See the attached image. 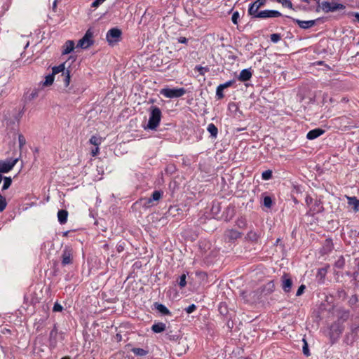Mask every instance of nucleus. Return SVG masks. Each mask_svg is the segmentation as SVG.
Returning a JSON list of instances; mask_svg holds the SVG:
<instances>
[{
	"label": "nucleus",
	"instance_id": "c9c22d12",
	"mask_svg": "<svg viewBox=\"0 0 359 359\" xmlns=\"http://www.w3.org/2000/svg\"><path fill=\"white\" fill-rule=\"evenodd\" d=\"M240 15L238 11H235L231 16V21L234 25H238V20L239 19Z\"/></svg>",
	"mask_w": 359,
	"mask_h": 359
},
{
	"label": "nucleus",
	"instance_id": "a18cd8bd",
	"mask_svg": "<svg viewBox=\"0 0 359 359\" xmlns=\"http://www.w3.org/2000/svg\"><path fill=\"white\" fill-rule=\"evenodd\" d=\"M304 346H303V353H304V355L308 356V355H309V351L308 348L307 343L304 339Z\"/></svg>",
	"mask_w": 359,
	"mask_h": 359
},
{
	"label": "nucleus",
	"instance_id": "39448f33",
	"mask_svg": "<svg viewBox=\"0 0 359 359\" xmlns=\"http://www.w3.org/2000/svg\"><path fill=\"white\" fill-rule=\"evenodd\" d=\"M122 32L117 27L110 29L106 34V39L109 44L113 45L118 42L121 38Z\"/></svg>",
	"mask_w": 359,
	"mask_h": 359
},
{
	"label": "nucleus",
	"instance_id": "a878e982",
	"mask_svg": "<svg viewBox=\"0 0 359 359\" xmlns=\"http://www.w3.org/2000/svg\"><path fill=\"white\" fill-rule=\"evenodd\" d=\"M263 204L265 207L270 208L272 206L273 201L270 196H265L263 198Z\"/></svg>",
	"mask_w": 359,
	"mask_h": 359
},
{
	"label": "nucleus",
	"instance_id": "9b49d317",
	"mask_svg": "<svg viewBox=\"0 0 359 359\" xmlns=\"http://www.w3.org/2000/svg\"><path fill=\"white\" fill-rule=\"evenodd\" d=\"M282 16V14L276 10H264L257 14V18H275Z\"/></svg>",
	"mask_w": 359,
	"mask_h": 359
},
{
	"label": "nucleus",
	"instance_id": "ea45409f",
	"mask_svg": "<svg viewBox=\"0 0 359 359\" xmlns=\"http://www.w3.org/2000/svg\"><path fill=\"white\" fill-rule=\"evenodd\" d=\"M234 83H235V80H234V79H233V80H229V81H226V82H225V83H222V84H220V86H221L224 89H225V88H228V87L231 86Z\"/></svg>",
	"mask_w": 359,
	"mask_h": 359
},
{
	"label": "nucleus",
	"instance_id": "6e6552de",
	"mask_svg": "<svg viewBox=\"0 0 359 359\" xmlns=\"http://www.w3.org/2000/svg\"><path fill=\"white\" fill-rule=\"evenodd\" d=\"M163 192L161 191H155L153 192L150 198H142L141 202L145 208H149L153 205L152 202L158 201L162 197Z\"/></svg>",
	"mask_w": 359,
	"mask_h": 359
},
{
	"label": "nucleus",
	"instance_id": "7ed1b4c3",
	"mask_svg": "<svg viewBox=\"0 0 359 359\" xmlns=\"http://www.w3.org/2000/svg\"><path fill=\"white\" fill-rule=\"evenodd\" d=\"M186 93V90L184 88H164L161 89L160 94L167 98H177L183 96Z\"/></svg>",
	"mask_w": 359,
	"mask_h": 359
},
{
	"label": "nucleus",
	"instance_id": "f3484780",
	"mask_svg": "<svg viewBox=\"0 0 359 359\" xmlns=\"http://www.w3.org/2000/svg\"><path fill=\"white\" fill-rule=\"evenodd\" d=\"M74 48V42L73 41H67L64 45V49L62 50L63 55L70 53Z\"/></svg>",
	"mask_w": 359,
	"mask_h": 359
},
{
	"label": "nucleus",
	"instance_id": "5fc2aeb1",
	"mask_svg": "<svg viewBox=\"0 0 359 359\" xmlns=\"http://www.w3.org/2000/svg\"><path fill=\"white\" fill-rule=\"evenodd\" d=\"M34 154H39V149H38V148H35V149H34Z\"/></svg>",
	"mask_w": 359,
	"mask_h": 359
},
{
	"label": "nucleus",
	"instance_id": "b1692460",
	"mask_svg": "<svg viewBox=\"0 0 359 359\" xmlns=\"http://www.w3.org/2000/svg\"><path fill=\"white\" fill-rule=\"evenodd\" d=\"M89 142L93 146H99L102 143V138L98 136L93 135L90 140Z\"/></svg>",
	"mask_w": 359,
	"mask_h": 359
},
{
	"label": "nucleus",
	"instance_id": "58836bf2",
	"mask_svg": "<svg viewBox=\"0 0 359 359\" xmlns=\"http://www.w3.org/2000/svg\"><path fill=\"white\" fill-rule=\"evenodd\" d=\"M228 236L231 238H236L240 236V233L236 231L231 230L229 231Z\"/></svg>",
	"mask_w": 359,
	"mask_h": 359
},
{
	"label": "nucleus",
	"instance_id": "052dcab7",
	"mask_svg": "<svg viewBox=\"0 0 359 359\" xmlns=\"http://www.w3.org/2000/svg\"><path fill=\"white\" fill-rule=\"evenodd\" d=\"M316 11L318 12L319 11V8L318 7L316 8Z\"/></svg>",
	"mask_w": 359,
	"mask_h": 359
},
{
	"label": "nucleus",
	"instance_id": "de8ad7c7",
	"mask_svg": "<svg viewBox=\"0 0 359 359\" xmlns=\"http://www.w3.org/2000/svg\"><path fill=\"white\" fill-rule=\"evenodd\" d=\"M99 152V146H95V148L92 149L91 154L93 156H95L98 154Z\"/></svg>",
	"mask_w": 359,
	"mask_h": 359
},
{
	"label": "nucleus",
	"instance_id": "9d476101",
	"mask_svg": "<svg viewBox=\"0 0 359 359\" xmlns=\"http://www.w3.org/2000/svg\"><path fill=\"white\" fill-rule=\"evenodd\" d=\"M73 250L71 248L66 246L62 254V264L63 266L70 264L72 262Z\"/></svg>",
	"mask_w": 359,
	"mask_h": 359
},
{
	"label": "nucleus",
	"instance_id": "a19ab883",
	"mask_svg": "<svg viewBox=\"0 0 359 359\" xmlns=\"http://www.w3.org/2000/svg\"><path fill=\"white\" fill-rule=\"evenodd\" d=\"M196 309V306L194 304H191L188 307L185 309V311L187 313H193Z\"/></svg>",
	"mask_w": 359,
	"mask_h": 359
},
{
	"label": "nucleus",
	"instance_id": "cd10ccee",
	"mask_svg": "<svg viewBox=\"0 0 359 359\" xmlns=\"http://www.w3.org/2000/svg\"><path fill=\"white\" fill-rule=\"evenodd\" d=\"M11 182H12V180H11V177H5L4 179V184H3L2 189L6 190V189H8V187L11 184Z\"/></svg>",
	"mask_w": 359,
	"mask_h": 359
},
{
	"label": "nucleus",
	"instance_id": "8fccbe9b",
	"mask_svg": "<svg viewBox=\"0 0 359 359\" xmlns=\"http://www.w3.org/2000/svg\"><path fill=\"white\" fill-rule=\"evenodd\" d=\"M352 332L355 337H358L359 334V325L352 328Z\"/></svg>",
	"mask_w": 359,
	"mask_h": 359
},
{
	"label": "nucleus",
	"instance_id": "dca6fc26",
	"mask_svg": "<svg viewBox=\"0 0 359 359\" xmlns=\"http://www.w3.org/2000/svg\"><path fill=\"white\" fill-rule=\"evenodd\" d=\"M259 8L254 2L250 4L249 5L248 14L253 18H257V14L259 13Z\"/></svg>",
	"mask_w": 359,
	"mask_h": 359
},
{
	"label": "nucleus",
	"instance_id": "4c0bfd02",
	"mask_svg": "<svg viewBox=\"0 0 359 359\" xmlns=\"http://www.w3.org/2000/svg\"><path fill=\"white\" fill-rule=\"evenodd\" d=\"M187 284L186 275L182 274L180 278L179 285L181 287H184Z\"/></svg>",
	"mask_w": 359,
	"mask_h": 359
},
{
	"label": "nucleus",
	"instance_id": "c85d7f7f",
	"mask_svg": "<svg viewBox=\"0 0 359 359\" xmlns=\"http://www.w3.org/2000/svg\"><path fill=\"white\" fill-rule=\"evenodd\" d=\"M223 90H224V88L220 85H219L217 87V89H216V97H217V99H222L224 97V95L223 93Z\"/></svg>",
	"mask_w": 359,
	"mask_h": 359
},
{
	"label": "nucleus",
	"instance_id": "e433bc0d",
	"mask_svg": "<svg viewBox=\"0 0 359 359\" xmlns=\"http://www.w3.org/2000/svg\"><path fill=\"white\" fill-rule=\"evenodd\" d=\"M19 147L22 148L26 144L25 137L22 135H18Z\"/></svg>",
	"mask_w": 359,
	"mask_h": 359
},
{
	"label": "nucleus",
	"instance_id": "09e8293b",
	"mask_svg": "<svg viewBox=\"0 0 359 359\" xmlns=\"http://www.w3.org/2000/svg\"><path fill=\"white\" fill-rule=\"evenodd\" d=\"M5 155H7L8 157H13L16 155V151H12L11 149L10 151H8L5 153Z\"/></svg>",
	"mask_w": 359,
	"mask_h": 359
},
{
	"label": "nucleus",
	"instance_id": "393cba45",
	"mask_svg": "<svg viewBox=\"0 0 359 359\" xmlns=\"http://www.w3.org/2000/svg\"><path fill=\"white\" fill-rule=\"evenodd\" d=\"M278 3L281 4L283 6L290 9L294 10L293 5L290 0H276Z\"/></svg>",
	"mask_w": 359,
	"mask_h": 359
},
{
	"label": "nucleus",
	"instance_id": "20e7f679",
	"mask_svg": "<svg viewBox=\"0 0 359 359\" xmlns=\"http://www.w3.org/2000/svg\"><path fill=\"white\" fill-rule=\"evenodd\" d=\"M93 33L90 29H88L84 36L78 41L77 48H81L82 49H86L92 46L94 43L93 39Z\"/></svg>",
	"mask_w": 359,
	"mask_h": 359
},
{
	"label": "nucleus",
	"instance_id": "603ef678",
	"mask_svg": "<svg viewBox=\"0 0 359 359\" xmlns=\"http://www.w3.org/2000/svg\"><path fill=\"white\" fill-rule=\"evenodd\" d=\"M56 334H57V333H56V331H55V330H52V331L50 332V337H53V336L56 335Z\"/></svg>",
	"mask_w": 359,
	"mask_h": 359
},
{
	"label": "nucleus",
	"instance_id": "c03bdc74",
	"mask_svg": "<svg viewBox=\"0 0 359 359\" xmlns=\"http://www.w3.org/2000/svg\"><path fill=\"white\" fill-rule=\"evenodd\" d=\"M266 2V0H256L255 1H254V3L255 4H257V6L258 8H260V7L264 6Z\"/></svg>",
	"mask_w": 359,
	"mask_h": 359
},
{
	"label": "nucleus",
	"instance_id": "49530a36",
	"mask_svg": "<svg viewBox=\"0 0 359 359\" xmlns=\"http://www.w3.org/2000/svg\"><path fill=\"white\" fill-rule=\"evenodd\" d=\"M304 290H305V286L304 285H300L299 287L297 290L296 295L297 296H300L301 294H303Z\"/></svg>",
	"mask_w": 359,
	"mask_h": 359
},
{
	"label": "nucleus",
	"instance_id": "f03ea898",
	"mask_svg": "<svg viewBox=\"0 0 359 359\" xmlns=\"http://www.w3.org/2000/svg\"><path fill=\"white\" fill-rule=\"evenodd\" d=\"M149 121L144 129L146 130H156L158 126L162 117L161 110L156 106H151L149 109Z\"/></svg>",
	"mask_w": 359,
	"mask_h": 359
},
{
	"label": "nucleus",
	"instance_id": "2f4dec72",
	"mask_svg": "<svg viewBox=\"0 0 359 359\" xmlns=\"http://www.w3.org/2000/svg\"><path fill=\"white\" fill-rule=\"evenodd\" d=\"M6 205H7V203H6L5 197H4L0 194V212H2L3 210H4Z\"/></svg>",
	"mask_w": 359,
	"mask_h": 359
},
{
	"label": "nucleus",
	"instance_id": "0eeeda50",
	"mask_svg": "<svg viewBox=\"0 0 359 359\" xmlns=\"http://www.w3.org/2000/svg\"><path fill=\"white\" fill-rule=\"evenodd\" d=\"M18 158H9L0 160V172H9L17 163Z\"/></svg>",
	"mask_w": 359,
	"mask_h": 359
},
{
	"label": "nucleus",
	"instance_id": "1a4fd4ad",
	"mask_svg": "<svg viewBox=\"0 0 359 359\" xmlns=\"http://www.w3.org/2000/svg\"><path fill=\"white\" fill-rule=\"evenodd\" d=\"M290 18L294 22L297 23L299 27L303 29H309L314 25H316V22L320 20V18L316 20H301L299 19L293 18L292 17L287 16Z\"/></svg>",
	"mask_w": 359,
	"mask_h": 359
},
{
	"label": "nucleus",
	"instance_id": "6ab92c4d",
	"mask_svg": "<svg viewBox=\"0 0 359 359\" xmlns=\"http://www.w3.org/2000/svg\"><path fill=\"white\" fill-rule=\"evenodd\" d=\"M154 306H155L156 309L163 315H170V312L168 309V308L162 304L155 303Z\"/></svg>",
	"mask_w": 359,
	"mask_h": 359
},
{
	"label": "nucleus",
	"instance_id": "864d4df0",
	"mask_svg": "<svg viewBox=\"0 0 359 359\" xmlns=\"http://www.w3.org/2000/svg\"><path fill=\"white\" fill-rule=\"evenodd\" d=\"M311 201H312L311 198H310V197H306V203H307L308 205L309 204V203H310Z\"/></svg>",
	"mask_w": 359,
	"mask_h": 359
},
{
	"label": "nucleus",
	"instance_id": "37998d69",
	"mask_svg": "<svg viewBox=\"0 0 359 359\" xmlns=\"http://www.w3.org/2000/svg\"><path fill=\"white\" fill-rule=\"evenodd\" d=\"M53 311L60 312L62 311V306L59 303H55L53 306Z\"/></svg>",
	"mask_w": 359,
	"mask_h": 359
},
{
	"label": "nucleus",
	"instance_id": "5701e85b",
	"mask_svg": "<svg viewBox=\"0 0 359 359\" xmlns=\"http://www.w3.org/2000/svg\"><path fill=\"white\" fill-rule=\"evenodd\" d=\"M54 81V75L53 74H50L45 77V81L42 82L43 86H50Z\"/></svg>",
	"mask_w": 359,
	"mask_h": 359
},
{
	"label": "nucleus",
	"instance_id": "4468645a",
	"mask_svg": "<svg viewBox=\"0 0 359 359\" xmlns=\"http://www.w3.org/2000/svg\"><path fill=\"white\" fill-rule=\"evenodd\" d=\"M325 130L321 128H315L310 131L306 135V137L309 140H313L324 134Z\"/></svg>",
	"mask_w": 359,
	"mask_h": 359
},
{
	"label": "nucleus",
	"instance_id": "4be33fe9",
	"mask_svg": "<svg viewBox=\"0 0 359 359\" xmlns=\"http://www.w3.org/2000/svg\"><path fill=\"white\" fill-rule=\"evenodd\" d=\"M60 72H62V74H65V73L66 72L65 71V63H62L57 66H54L53 68H52V74L55 76V74L60 73Z\"/></svg>",
	"mask_w": 359,
	"mask_h": 359
},
{
	"label": "nucleus",
	"instance_id": "bb28decb",
	"mask_svg": "<svg viewBox=\"0 0 359 359\" xmlns=\"http://www.w3.org/2000/svg\"><path fill=\"white\" fill-rule=\"evenodd\" d=\"M195 70L199 72L201 75L203 76L205 73L209 72V68L208 67L196 66Z\"/></svg>",
	"mask_w": 359,
	"mask_h": 359
},
{
	"label": "nucleus",
	"instance_id": "412c9836",
	"mask_svg": "<svg viewBox=\"0 0 359 359\" xmlns=\"http://www.w3.org/2000/svg\"><path fill=\"white\" fill-rule=\"evenodd\" d=\"M207 130L210 133V134L212 138L217 137V133H218V129L214 123H209L207 126Z\"/></svg>",
	"mask_w": 359,
	"mask_h": 359
},
{
	"label": "nucleus",
	"instance_id": "c756f323",
	"mask_svg": "<svg viewBox=\"0 0 359 359\" xmlns=\"http://www.w3.org/2000/svg\"><path fill=\"white\" fill-rule=\"evenodd\" d=\"M272 177V171L270 170H265L262 174V177L264 180H269Z\"/></svg>",
	"mask_w": 359,
	"mask_h": 359
},
{
	"label": "nucleus",
	"instance_id": "aec40b11",
	"mask_svg": "<svg viewBox=\"0 0 359 359\" xmlns=\"http://www.w3.org/2000/svg\"><path fill=\"white\" fill-rule=\"evenodd\" d=\"M165 324L163 323H155L151 327V330L155 333H160L165 330Z\"/></svg>",
	"mask_w": 359,
	"mask_h": 359
},
{
	"label": "nucleus",
	"instance_id": "2eb2a0df",
	"mask_svg": "<svg viewBox=\"0 0 359 359\" xmlns=\"http://www.w3.org/2000/svg\"><path fill=\"white\" fill-rule=\"evenodd\" d=\"M348 204L353 207L355 212L359 211V200L354 196H346Z\"/></svg>",
	"mask_w": 359,
	"mask_h": 359
},
{
	"label": "nucleus",
	"instance_id": "bf43d9fd",
	"mask_svg": "<svg viewBox=\"0 0 359 359\" xmlns=\"http://www.w3.org/2000/svg\"><path fill=\"white\" fill-rule=\"evenodd\" d=\"M15 146V143H13L12 145H10V147H14Z\"/></svg>",
	"mask_w": 359,
	"mask_h": 359
},
{
	"label": "nucleus",
	"instance_id": "f704fd0d",
	"mask_svg": "<svg viewBox=\"0 0 359 359\" xmlns=\"http://www.w3.org/2000/svg\"><path fill=\"white\" fill-rule=\"evenodd\" d=\"M270 39L273 43H278L281 39V36L280 34H272Z\"/></svg>",
	"mask_w": 359,
	"mask_h": 359
},
{
	"label": "nucleus",
	"instance_id": "f257e3e1",
	"mask_svg": "<svg viewBox=\"0 0 359 359\" xmlns=\"http://www.w3.org/2000/svg\"><path fill=\"white\" fill-rule=\"evenodd\" d=\"M24 113L25 107L10 108L4 112L3 122L7 127L15 130Z\"/></svg>",
	"mask_w": 359,
	"mask_h": 359
},
{
	"label": "nucleus",
	"instance_id": "a211bd4d",
	"mask_svg": "<svg viewBox=\"0 0 359 359\" xmlns=\"http://www.w3.org/2000/svg\"><path fill=\"white\" fill-rule=\"evenodd\" d=\"M68 212L65 210H60L57 212V219L60 224H63L67 222Z\"/></svg>",
	"mask_w": 359,
	"mask_h": 359
},
{
	"label": "nucleus",
	"instance_id": "7c9ffc66",
	"mask_svg": "<svg viewBox=\"0 0 359 359\" xmlns=\"http://www.w3.org/2000/svg\"><path fill=\"white\" fill-rule=\"evenodd\" d=\"M64 78V84L65 87H67L70 83V72L69 70H67L65 74H62Z\"/></svg>",
	"mask_w": 359,
	"mask_h": 359
},
{
	"label": "nucleus",
	"instance_id": "423d86ee",
	"mask_svg": "<svg viewBox=\"0 0 359 359\" xmlns=\"http://www.w3.org/2000/svg\"><path fill=\"white\" fill-rule=\"evenodd\" d=\"M319 7H320L325 13L334 12L345 8V6L343 4L329 2L327 1H323L320 5H319Z\"/></svg>",
	"mask_w": 359,
	"mask_h": 359
},
{
	"label": "nucleus",
	"instance_id": "473e14b6",
	"mask_svg": "<svg viewBox=\"0 0 359 359\" xmlns=\"http://www.w3.org/2000/svg\"><path fill=\"white\" fill-rule=\"evenodd\" d=\"M39 95V90L38 89H33L31 93L27 95V98L29 100H34Z\"/></svg>",
	"mask_w": 359,
	"mask_h": 359
},
{
	"label": "nucleus",
	"instance_id": "4d7b16f0",
	"mask_svg": "<svg viewBox=\"0 0 359 359\" xmlns=\"http://www.w3.org/2000/svg\"><path fill=\"white\" fill-rule=\"evenodd\" d=\"M355 18H356L357 20L359 22V13H358L355 14Z\"/></svg>",
	"mask_w": 359,
	"mask_h": 359
},
{
	"label": "nucleus",
	"instance_id": "ddd939ff",
	"mask_svg": "<svg viewBox=\"0 0 359 359\" xmlns=\"http://www.w3.org/2000/svg\"><path fill=\"white\" fill-rule=\"evenodd\" d=\"M282 287H283V290L285 292H288L290 291L291 290V287H292V280L290 279V278L288 276V275L287 274H284L283 278H282Z\"/></svg>",
	"mask_w": 359,
	"mask_h": 359
},
{
	"label": "nucleus",
	"instance_id": "72a5a7b5",
	"mask_svg": "<svg viewBox=\"0 0 359 359\" xmlns=\"http://www.w3.org/2000/svg\"><path fill=\"white\" fill-rule=\"evenodd\" d=\"M133 352L137 355H145L147 354V351L142 348H136L133 349Z\"/></svg>",
	"mask_w": 359,
	"mask_h": 359
},
{
	"label": "nucleus",
	"instance_id": "3c124183",
	"mask_svg": "<svg viewBox=\"0 0 359 359\" xmlns=\"http://www.w3.org/2000/svg\"><path fill=\"white\" fill-rule=\"evenodd\" d=\"M177 41L180 43H187L188 39L186 37H180L177 39Z\"/></svg>",
	"mask_w": 359,
	"mask_h": 359
},
{
	"label": "nucleus",
	"instance_id": "13d9d810",
	"mask_svg": "<svg viewBox=\"0 0 359 359\" xmlns=\"http://www.w3.org/2000/svg\"><path fill=\"white\" fill-rule=\"evenodd\" d=\"M61 359H69V358H68V357H63Z\"/></svg>",
	"mask_w": 359,
	"mask_h": 359
},
{
	"label": "nucleus",
	"instance_id": "6e6d98bb",
	"mask_svg": "<svg viewBox=\"0 0 359 359\" xmlns=\"http://www.w3.org/2000/svg\"><path fill=\"white\" fill-rule=\"evenodd\" d=\"M325 272H326V271L325 269H323L319 270V273H325Z\"/></svg>",
	"mask_w": 359,
	"mask_h": 359
},
{
	"label": "nucleus",
	"instance_id": "f8f14e48",
	"mask_svg": "<svg viewBox=\"0 0 359 359\" xmlns=\"http://www.w3.org/2000/svg\"><path fill=\"white\" fill-rule=\"evenodd\" d=\"M252 76V72L250 69H244L240 72L238 79L240 81L245 82L249 81Z\"/></svg>",
	"mask_w": 359,
	"mask_h": 359
},
{
	"label": "nucleus",
	"instance_id": "79ce46f5",
	"mask_svg": "<svg viewBox=\"0 0 359 359\" xmlns=\"http://www.w3.org/2000/svg\"><path fill=\"white\" fill-rule=\"evenodd\" d=\"M106 0H95L92 4L91 6L93 8H97L100 5H101L102 3H104Z\"/></svg>",
	"mask_w": 359,
	"mask_h": 359
}]
</instances>
